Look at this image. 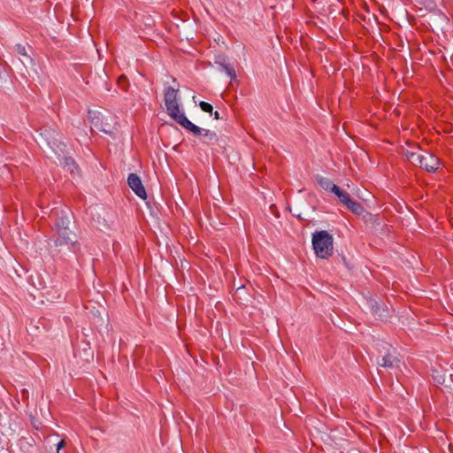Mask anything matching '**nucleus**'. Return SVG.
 I'll return each instance as SVG.
<instances>
[{"mask_svg": "<svg viewBox=\"0 0 453 453\" xmlns=\"http://www.w3.org/2000/svg\"><path fill=\"white\" fill-rule=\"evenodd\" d=\"M65 442L64 440L60 441L58 443V447H57V453H60V449L65 447Z\"/></svg>", "mask_w": 453, "mask_h": 453, "instance_id": "6ab92c4d", "label": "nucleus"}, {"mask_svg": "<svg viewBox=\"0 0 453 453\" xmlns=\"http://www.w3.org/2000/svg\"><path fill=\"white\" fill-rule=\"evenodd\" d=\"M222 71H224L227 76L231 79V80H234L236 78V73H235V70H234V67L230 65V64H222Z\"/></svg>", "mask_w": 453, "mask_h": 453, "instance_id": "4468645a", "label": "nucleus"}, {"mask_svg": "<svg viewBox=\"0 0 453 453\" xmlns=\"http://www.w3.org/2000/svg\"><path fill=\"white\" fill-rule=\"evenodd\" d=\"M312 247L316 256L321 259H328L334 253L333 236L326 230L316 231L312 234Z\"/></svg>", "mask_w": 453, "mask_h": 453, "instance_id": "f257e3e1", "label": "nucleus"}, {"mask_svg": "<svg viewBox=\"0 0 453 453\" xmlns=\"http://www.w3.org/2000/svg\"><path fill=\"white\" fill-rule=\"evenodd\" d=\"M404 155L408 161L415 166H419L425 157V152H421L419 148H416L415 150H406Z\"/></svg>", "mask_w": 453, "mask_h": 453, "instance_id": "0eeeda50", "label": "nucleus"}, {"mask_svg": "<svg viewBox=\"0 0 453 453\" xmlns=\"http://www.w3.org/2000/svg\"><path fill=\"white\" fill-rule=\"evenodd\" d=\"M199 106L202 111L208 112V113H212L213 107L211 104L202 101V102H200Z\"/></svg>", "mask_w": 453, "mask_h": 453, "instance_id": "2eb2a0df", "label": "nucleus"}, {"mask_svg": "<svg viewBox=\"0 0 453 453\" xmlns=\"http://www.w3.org/2000/svg\"><path fill=\"white\" fill-rule=\"evenodd\" d=\"M372 311H373L375 314H377V313H378V310H379V307H378V306H376V307H373V306H372Z\"/></svg>", "mask_w": 453, "mask_h": 453, "instance_id": "4be33fe9", "label": "nucleus"}, {"mask_svg": "<svg viewBox=\"0 0 453 453\" xmlns=\"http://www.w3.org/2000/svg\"><path fill=\"white\" fill-rule=\"evenodd\" d=\"M345 206L357 215H361L365 211L364 206L353 199H350V202H348Z\"/></svg>", "mask_w": 453, "mask_h": 453, "instance_id": "9b49d317", "label": "nucleus"}, {"mask_svg": "<svg viewBox=\"0 0 453 453\" xmlns=\"http://www.w3.org/2000/svg\"><path fill=\"white\" fill-rule=\"evenodd\" d=\"M127 184L137 196L142 199L147 197V193L142 183L141 178L136 173H130L128 175Z\"/></svg>", "mask_w": 453, "mask_h": 453, "instance_id": "39448f33", "label": "nucleus"}, {"mask_svg": "<svg viewBox=\"0 0 453 453\" xmlns=\"http://www.w3.org/2000/svg\"><path fill=\"white\" fill-rule=\"evenodd\" d=\"M182 127L192 132L196 136L202 137V142L206 145H211L217 142L218 135L215 132L197 127L188 119H182Z\"/></svg>", "mask_w": 453, "mask_h": 453, "instance_id": "7ed1b4c3", "label": "nucleus"}, {"mask_svg": "<svg viewBox=\"0 0 453 453\" xmlns=\"http://www.w3.org/2000/svg\"><path fill=\"white\" fill-rule=\"evenodd\" d=\"M215 64L219 65L220 67H222V64H226L225 58L223 56H218L215 59Z\"/></svg>", "mask_w": 453, "mask_h": 453, "instance_id": "a211bd4d", "label": "nucleus"}, {"mask_svg": "<svg viewBox=\"0 0 453 453\" xmlns=\"http://www.w3.org/2000/svg\"><path fill=\"white\" fill-rule=\"evenodd\" d=\"M15 50L20 56H27L26 47L20 43L15 45Z\"/></svg>", "mask_w": 453, "mask_h": 453, "instance_id": "dca6fc26", "label": "nucleus"}, {"mask_svg": "<svg viewBox=\"0 0 453 453\" xmlns=\"http://www.w3.org/2000/svg\"><path fill=\"white\" fill-rule=\"evenodd\" d=\"M378 364L380 366L382 367L394 368L399 366L400 360L392 354L388 353L386 356H384L381 361L379 362Z\"/></svg>", "mask_w": 453, "mask_h": 453, "instance_id": "9d476101", "label": "nucleus"}, {"mask_svg": "<svg viewBox=\"0 0 453 453\" xmlns=\"http://www.w3.org/2000/svg\"><path fill=\"white\" fill-rule=\"evenodd\" d=\"M61 230H64L65 232V230L67 229L66 227H64V228H60Z\"/></svg>", "mask_w": 453, "mask_h": 453, "instance_id": "b1692460", "label": "nucleus"}, {"mask_svg": "<svg viewBox=\"0 0 453 453\" xmlns=\"http://www.w3.org/2000/svg\"><path fill=\"white\" fill-rule=\"evenodd\" d=\"M55 131H52V134H50L51 141H48V144L52 148L54 145L57 144L58 140L56 139Z\"/></svg>", "mask_w": 453, "mask_h": 453, "instance_id": "f3484780", "label": "nucleus"}, {"mask_svg": "<svg viewBox=\"0 0 453 453\" xmlns=\"http://www.w3.org/2000/svg\"><path fill=\"white\" fill-rule=\"evenodd\" d=\"M419 167L425 168L427 172H434L439 167V159L433 154L425 152V157L422 160Z\"/></svg>", "mask_w": 453, "mask_h": 453, "instance_id": "423d86ee", "label": "nucleus"}, {"mask_svg": "<svg viewBox=\"0 0 453 453\" xmlns=\"http://www.w3.org/2000/svg\"><path fill=\"white\" fill-rule=\"evenodd\" d=\"M178 94V88H173L170 86L165 87L164 99L167 113L173 119L182 127V119L188 118L180 109Z\"/></svg>", "mask_w": 453, "mask_h": 453, "instance_id": "f03ea898", "label": "nucleus"}, {"mask_svg": "<svg viewBox=\"0 0 453 453\" xmlns=\"http://www.w3.org/2000/svg\"><path fill=\"white\" fill-rule=\"evenodd\" d=\"M54 215L58 216V211H54Z\"/></svg>", "mask_w": 453, "mask_h": 453, "instance_id": "5701e85b", "label": "nucleus"}, {"mask_svg": "<svg viewBox=\"0 0 453 453\" xmlns=\"http://www.w3.org/2000/svg\"><path fill=\"white\" fill-rule=\"evenodd\" d=\"M60 164L63 168L68 171L71 174H79V167L75 160L71 157H64L60 159Z\"/></svg>", "mask_w": 453, "mask_h": 453, "instance_id": "6e6552de", "label": "nucleus"}, {"mask_svg": "<svg viewBox=\"0 0 453 453\" xmlns=\"http://www.w3.org/2000/svg\"><path fill=\"white\" fill-rule=\"evenodd\" d=\"M211 114L213 116V118H214L215 119H220L219 113V111H214V112L212 111V113H211Z\"/></svg>", "mask_w": 453, "mask_h": 453, "instance_id": "aec40b11", "label": "nucleus"}, {"mask_svg": "<svg viewBox=\"0 0 453 453\" xmlns=\"http://www.w3.org/2000/svg\"><path fill=\"white\" fill-rule=\"evenodd\" d=\"M58 243H59V244H62L63 242H65V243H68L69 242H73V241H72V240H69V239H68V240H65V237H64V240H63V241L58 240Z\"/></svg>", "mask_w": 453, "mask_h": 453, "instance_id": "412c9836", "label": "nucleus"}, {"mask_svg": "<svg viewBox=\"0 0 453 453\" xmlns=\"http://www.w3.org/2000/svg\"><path fill=\"white\" fill-rule=\"evenodd\" d=\"M316 180L326 191L334 193L335 190H338V186L328 178L319 175L316 177Z\"/></svg>", "mask_w": 453, "mask_h": 453, "instance_id": "1a4fd4ad", "label": "nucleus"}, {"mask_svg": "<svg viewBox=\"0 0 453 453\" xmlns=\"http://www.w3.org/2000/svg\"><path fill=\"white\" fill-rule=\"evenodd\" d=\"M334 194L339 198L340 202L344 205L348 202H350L351 197L347 191L342 189L340 187H338V190H335Z\"/></svg>", "mask_w": 453, "mask_h": 453, "instance_id": "f8f14e48", "label": "nucleus"}, {"mask_svg": "<svg viewBox=\"0 0 453 453\" xmlns=\"http://www.w3.org/2000/svg\"><path fill=\"white\" fill-rule=\"evenodd\" d=\"M88 117L91 123L100 131L111 134L115 130L117 122L114 117H104L100 112L93 111H88Z\"/></svg>", "mask_w": 453, "mask_h": 453, "instance_id": "20e7f679", "label": "nucleus"}, {"mask_svg": "<svg viewBox=\"0 0 453 453\" xmlns=\"http://www.w3.org/2000/svg\"><path fill=\"white\" fill-rule=\"evenodd\" d=\"M71 223V218L66 212L61 211V216L56 222L55 226H67Z\"/></svg>", "mask_w": 453, "mask_h": 453, "instance_id": "ddd939ff", "label": "nucleus"}]
</instances>
